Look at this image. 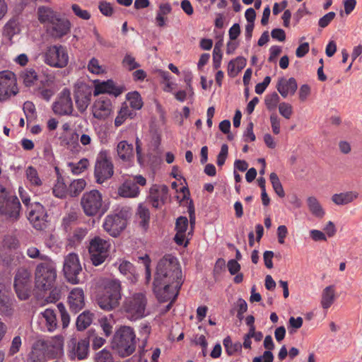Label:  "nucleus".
Returning <instances> with one entry per match:
<instances>
[{"label": "nucleus", "mask_w": 362, "mask_h": 362, "mask_svg": "<svg viewBox=\"0 0 362 362\" xmlns=\"http://www.w3.org/2000/svg\"><path fill=\"white\" fill-rule=\"evenodd\" d=\"M182 285V270L177 259L165 255L159 260L153 283V291L159 302L176 298Z\"/></svg>", "instance_id": "obj_1"}, {"label": "nucleus", "mask_w": 362, "mask_h": 362, "mask_svg": "<svg viewBox=\"0 0 362 362\" xmlns=\"http://www.w3.org/2000/svg\"><path fill=\"white\" fill-rule=\"evenodd\" d=\"M121 299V282L115 279L104 280L96 296L99 307L104 310L110 311L119 305Z\"/></svg>", "instance_id": "obj_2"}, {"label": "nucleus", "mask_w": 362, "mask_h": 362, "mask_svg": "<svg viewBox=\"0 0 362 362\" xmlns=\"http://www.w3.org/2000/svg\"><path fill=\"white\" fill-rule=\"evenodd\" d=\"M111 346L122 358L131 356L136 347V337L134 329L129 326L120 327L114 334Z\"/></svg>", "instance_id": "obj_3"}, {"label": "nucleus", "mask_w": 362, "mask_h": 362, "mask_svg": "<svg viewBox=\"0 0 362 362\" xmlns=\"http://www.w3.org/2000/svg\"><path fill=\"white\" fill-rule=\"evenodd\" d=\"M21 204L18 198L0 185V216L11 221L20 218Z\"/></svg>", "instance_id": "obj_4"}, {"label": "nucleus", "mask_w": 362, "mask_h": 362, "mask_svg": "<svg viewBox=\"0 0 362 362\" xmlns=\"http://www.w3.org/2000/svg\"><path fill=\"white\" fill-rule=\"evenodd\" d=\"M80 205L86 216L94 217L103 215L107 210L103 195L98 189H91L83 194Z\"/></svg>", "instance_id": "obj_5"}, {"label": "nucleus", "mask_w": 362, "mask_h": 362, "mask_svg": "<svg viewBox=\"0 0 362 362\" xmlns=\"http://www.w3.org/2000/svg\"><path fill=\"white\" fill-rule=\"evenodd\" d=\"M35 286L41 291L51 289L55 283L57 271L54 263L49 260L39 264L35 269Z\"/></svg>", "instance_id": "obj_6"}, {"label": "nucleus", "mask_w": 362, "mask_h": 362, "mask_svg": "<svg viewBox=\"0 0 362 362\" xmlns=\"http://www.w3.org/2000/svg\"><path fill=\"white\" fill-rule=\"evenodd\" d=\"M113 174L114 165L108 151H100L96 157L94 167V177L96 182L102 184L111 178Z\"/></svg>", "instance_id": "obj_7"}, {"label": "nucleus", "mask_w": 362, "mask_h": 362, "mask_svg": "<svg viewBox=\"0 0 362 362\" xmlns=\"http://www.w3.org/2000/svg\"><path fill=\"white\" fill-rule=\"evenodd\" d=\"M146 305V295L143 293H136L125 299L123 309L129 318L136 320L145 316Z\"/></svg>", "instance_id": "obj_8"}, {"label": "nucleus", "mask_w": 362, "mask_h": 362, "mask_svg": "<svg viewBox=\"0 0 362 362\" xmlns=\"http://www.w3.org/2000/svg\"><path fill=\"white\" fill-rule=\"evenodd\" d=\"M14 288L18 298L21 300H27L31 293V274L23 268L18 269L14 278Z\"/></svg>", "instance_id": "obj_9"}, {"label": "nucleus", "mask_w": 362, "mask_h": 362, "mask_svg": "<svg viewBox=\"0 0 362 362\" xmlns=\"http://www.w3.org/2000/svg\"><path fill=\"white\" fill-rule=\"evenodd\" d=\"M93 335L94 329H90L88 330L86 336L78 342L76 339H71L69 344V356L71 360L77 358L78 360L81 361L88 357L91 336Z\"/></svg>", "instance_id": "obj_10"}, {"label": "nucleus", "mask_w": 362, "mask_h": 362, "mask_svg": "<svg viewBox=\"0 0 362 362\" xmlns=\"http://www.w3.org/2000/svg\"><path fill=\"white\" fill-rule=\"evenodd\" d=\"M45 62L53 67H65L69 62V55L66 47L62 45H54L49 47L45 53Z\"/></svg>", "instance_id": "obj_11"}, {"label": "nucleus", "mask_w": 362, "mask_h": 362, "mask_svg": "<svg viewBox=\"0 0 362 362\" xmlns=\"http://www.w3.org/2000/svg\"><path fill=\"white\" fill-rule=\"evenodd\" d=\"M82 268L79 262L78 257L75 253L69 254L64 259L63 272L67 281L72 284L79 283L78 274Z\"/></svg>", "instance_id": "obj_12"}, {"label": "nucleus", "mask_w": 362, "mask_h": 362, "mask_svg": "<svg viewBox=\"0 0 362 362\" xmlns=\"http://www.w3.org/2000/svg\"><path fill=\"white\" fill-rule=\"evenodd\" d=\"M127 224V218L120 212L107 215L105 218L103 226L110 235L116 238L125 229Z\"/></svg>", "instance_id": "obj_13"}, {"label": "nucleus", "mask_w": 362, "mask_h": 362, "mask_svg": "<svg viewBox=\"0 0 362 362\" xmlns=\"http://www.w3.org/2000/svg\"><path fill=\"white\" fill-rule=\"evenodd\" d=\"M52 110L54 114L64 116L71 115L74 110L73 102L71 97V91L64 88L59 94L55 102L52 104Z\"/></svg>", "instance_id": "obj_14"}, {"label": "nucleus", "mask_w": 362, "mask_h": 362, "mask_svg": "<svg viewBox=\"0 0 362 362\" xmlns=\"http://www.w3.org/2000/svg\"><path fill=\"white\" fill-rule=\"evenodd\" d=\"M15 74L8 70L0 72V102L17 93Z\"/></svg>", "instance_id": "obj_15"}, {"label": "nucleus", "mask_w": 362, "mask_h": 362, "mask_svg": "<svg viewBox=\"0 0 362 362\" xmlns=\"http://www.w3.org/2000/svg\"><path fill=\"white\" fill-rule=\"evenodd\" d=\"M28 218L33 227L38 230H42L47 228V214L45 207L39 202L30 204Z\"/></svg>", "instance_id": "obj_16"}, {"label": "nucleus", "mask_w": 362, "mask_h": 362, "mask_svg": "<svg viewBox=\"0 0 362 362\" xmlns=\"http://www.w3.org/2000/svg\"><path fill=\"white\" fill-rule=\"evenodd\" d=\"M112 112V103L107 96H101L93 105V117L98 119H105Z\"/></svg>", "instance_id": "obj_17"}, {"label": "nucleus", "mask_w": 362, "mask_h": 362, "mask_svg": "<svg viewBox=\"0 0 362 362\" xmlns=\"http://www.w3.org/2000/svg\"><path fill=\"white\" fill-rule=\"evenodd\" d=\"M124 88L121 86H116L115 82L112 79H108L105 81L100 82L95 81V88L93 95L95 96L100 94L107 93L112 95L115 97L119 96L123 92Z\"/></svg>", "instance_id": "obj_18"}, {"label": "nucleus", "mask_w": 362, "mask_h": 362, "mask_svg": "<svg viewBox=\"0 0 362 362\" xmlns=\"http://www.w3.org/2000/svg\"><path fill=\"white\" fill-rule=\"evenodd\" d=\"M149 193L148 198L151 202L152 206L158 209L160 206V202L164 204L168 199V187L165 185H154L151 187Z\"/></svg>", "instance_id": "obj_19"}, {"label": "nucleus", "mask_w": 362, "mask_h": 362, "mask_svg": "<svg viewBox=\"0 0 362 362\" xmlns=\"http://www.w3.org/2000/svg\"><path fill=\"white\" fill-rule=\"evenodd\" d=\"M91 90L89 88L79 87L74 92V98L78 110L83 112L86 110L91 100Z\"/></svg>", "instance_id": "obj_20"}, {"label": "nucleus", "mask_w": 362, "mask_h": 362, "mask_svg": "<svg viewBox=\"0 0 362 362\" xmlns=\"http://www.w3.org/2000/svg\"><path fill=\"white\" fill-rule=\"evenodd\" d=\"M68 301L72 312H79L85 306L83 290L81 288H73L69 293Z\"/></svg>", "instance_id": "obj_21"}, {"label": "nucleus", "mask_w": 362, "mask_h": 362, "mask_svg": "<svg viewBox=\"0 0 362 362\" xmlns=\"http://www.w3.org/2000/svg\"><path fill=\"white\" fill-rule=\"evenodd\" d=\"M298 84L296 80L291 77L286 79L284 77L279 79L276 89L283 98H286L289 94L293 95L296 92Z\"/></svg>", "instance_id": "obj_22"}, {"label": "nucleus", "mask_w": 362, "mask_h": 362, "mask_svg": "<svg viewBox=\"0 0 362 362\" xmlns=\"http://www.w3.org/2000/svg\"><path fill=\"white\" fill-rule=\"evenodd\" d=\"M118 193L123 197H136L139 194V187L134 181L127 180L119 187Z\"/></svg>", "instance_id": "obj_23"}, {"label": "nucleus", "mask_w": 362, "mask_h": 362, "mask_svg": "<svg viewBox=\"0 0 362 362\" xmlns=\"http://www.w3.org/2000/svg\"><path fill=\"white\" fill-rule=\"evenodd\" d=\"M110 247L109 241L104 240L98 236L94 237L90 240L88 246L89 254L106 252Z\"/></svg>", "instance_id": "obj_24"}, {"label": "nucleus", "mask_w": 362, "mask_h": 362, "mask_svg": "<svg viewBox=\"0 0 362 362\" xmlns=\"http://www.w3.org/2000/svg\"><path fill=\"white\" fill-rule=\"evenodd\" d=\"M117 155L123 161H130L134 158V147L127 141H121L117 146Z\"/></svg>", "instance_id": "obj_25"}, {"label": "nucleus", "mask_w": 362, "mask_h": 362, "mask_svg": "<svg viewBox=\"0 0 362 362\" xmlns=\"http://www.w3.org/2000/svg\"><path fill=\"white\" fill-rule=\"evenodd\" d=\"M37 14L40 23H59L60 19L59 16L49 7H39Z\"/></svg>", "instance_id": "obj_26"}, {"label": "nucleus", "mask_w": 362, "mask_h": 362, "mask_svg": "<svg viewBox=\"0 0 362 362\" xmlns=\"http://www.w3.org/2000/svg\"><path fill=\"white\" fill-rule=\"evenodd\" d=\"M136 116V112L130 110L127 103H123L122 104L121 108L118 112V115L115 119V126L118 127L121 126L126 119L130 118L133 119Z\"/></svg>", "instance_id": "obj_27"}, {"label": "nucleus", "mask_w": 362, "mask_h": 362, "mask_svg": "<svg viewBox=\"0 0 362 362\" xmlns=\"http://www.w3.org/2000/svg\"><path fill=\"white\" fill-rule=\"evenodd\" d=\"M358 195L357 192L352 191L334 194L332 197V201L337 205H346L356 199Z\"/></svg>", "instance_id": "obj_28"}, {"label": "nucleus", "mask_w": 362, "mask_h": 362, "mask_svg": "<svg viewBox=\"0 0 362 362\" xmlns=\"http://www.w3.org/2000/svg\"><path fill=\"white\" fill-rule=\"evenodd\" d=\"M335 300V289L334 285L325 287L322 293L321 305L324 309H328Z\"/></svg>", "instance_id": "obj_29"}, {"label": "nucleus", "mask_w": 362, "mask_h": 362, "mask_svg": "<svg viewBox=\"0 0 362 362\" xmlns=\"http://www.w3.org/2000/svg\"><path fill=\"white\" fill-rule=\"evenodd\" d=\"M136 216L139 218V226L144 230L149 227L150 211L144 204H140L137 208Z\"/></svg>", "instance_id": "obj_30"}, {"label": "nucleus", "mask_w": 362, "mask_h": 362, "mask_svg": "<svg viewBox=\"0 0 362 362\" xmlns=\"http://www.w3.org/2000/svg\"><path fill=\"white\" fill-rule=\"evenodd\" d=\"M307 204L310 211L314 216L322 218L325 216V212L316 197H308Z\"/></svg>", "instance_id": "obj_31"}, {"label": "nucleus", "mask_w": 362, "mask_h": 362, "mask_svg": "<svg viewBox=\"0 0 362 362\" xmlns=\"http://www.w3.org/2000/svg\"><path fill=\"white\" fill-rule=\"evenodd\" d=\"M93 314L88 310L83 311L76 319V329L78 331L86 329L93 321Z\"/></svg>", "instance_id": "obj_32"}, {"label": "nucleus", "mask_w": 362, "mask_h": 362, "mask_svg": "<svg viewBox=\"0 0 362 362\" xmlns=\"http://www.w3.org/2000/svg\"><path fill=\"white\" fill-rule=\"evenodd\" d=\"M0 313L5 316H10L13 313L10 298L1 289H0Z\"/></svg>", "instance_id": "obj_33"}, {"label": "nucleus", "mask_w": 362, "mask_h": 362, "mask_svg": "<svg viewBox=\"0 0 362 362\" xmlns=\"http://www.w3.org/2000/svg\"><path fill=\"white\" fill-rule=\"evenodd\" d=\"M119 270L122 274L126 276V278L132 282L136 280V277L134 276L135 269L133 264L130 262L123 260L119 266Z\"/></svg>", "instance_id": "obj_34"}, {"label": "nucleus", "mask_w": 362, "mask_h": 362, "mask_svg": "<svg viewBox=\"0 0 362 362\" xmlns=\"http://www.w3.org/2000/svg\"><path fill=\"white\" fill-rule=\"evenodd\" d=\"M86 182L84 179L74 180L67 188V193L72 197H76L85 189Z\"/></svg>", "instance_id": "obj_35"}, {"label": "nucleus", "mask_w": 362, "mask_h": 362, "mask_svg": "<svg viewBox=\"0 0 362 362\" xmlns=\"http://www.w3.org/2000/svg\"><path fill=\"white\" fill-rule=\"evenodd\" d=\"M51 28H47L49 30L50 35L55 38H60L66 35L70 30L71 24H52Z\"/></svg>", "instance_id": "obj_36"}, {"label": "nucleus", "mask_w": 362, "mask_h": 362, "mask_svg": "<svg viewBox=\"0 0 362 362\" xmlns=\"http://www.w3.org/2000/svg\"><path fill=\"white\" fill-rule=\"evenodd\" d=\"M126 99L129 101V105L133 110H140L143 106L142 98L138 91L128 93L126 95Z\"/></svg>", "instance_id": "obj_37"}, {"label": "nucleus", "mask_w": 362, "mask_h": 362, "mask_svg": "<svg viewBox=\"0 0 362 362\" xmlns=\"http://www.w3.org/2000/svg\"><path fill=\"white\" fill-rule=\"evenodd\" d=\"M43 317L45 319L47 329L49 332L54 331L57 327V317L54 311L52 309L47 308L42 313Z\"/></svg>", "instance_id": "obj_38"}, {"label": "nucleus", "mask_w": 362, "mask_h": 362, "mask_svg": "<svg viewBox=\"0 0 362 362\" xmlns=\"http://www.w3.org/2000/svg\"><path fill=\"white\" fill-rule=\"evenodd\" d=\"M223 344L228 356H233L235 353L242 350V344L239 341L233 343L229 336L223 339Z\"/></svg>", "instance_id": "obj_39"}, {"label": "nucleus", "mask_w": 362, "mask_h": 362, "mask_svg": "<svg viewBox=\"0 0 362 362\" xmlns=\"http://www.w3.org/2000/svg\"><path fill=\"white\" fill-rule=\"evenodd\" d=\"M269 179L272 185V187L276 192V194L279 197H285V192L283 188V186L279 180V178L276 173H272L269 175Z\"/></svg>", "instance_id": "obj_40"}, {"label": "nucleus", "mask_w": 362, "mask_h": 362, "mask_svg": "<svg viewBox=\"0 0 362 362\" xmlns=\"http://www.w3.org/2000/svg\"><path fill=\"white\" fill-rule=\"evenodd\" d=\"M21 76L23 78V83L27 87L33 86L34 82L37 79V73L33 69L25 70V71L22 72Z\"/></svg>", "instance_id": "obj_41"}, {"label": "nucleus", "mask_w": 362, "mask_h": 362, "mask_svg": "<svg viewBox=\"0 0 362 362\" xmlns=\"http://www.w3.org/2000/svg\"><path fill=\"white\" fill-rule=\"evenodd\" d=\"M89 160L87 158H82L76 163H69V166L74 175H79L83 172L88 166Z\"/></svg>", "instance_id": "obj_42"}, {"label": "nucleus", "mask_w": 362, "mask_h": 362, "mask_svg": "<svg viewBox=\"0 0 362 362\" xmlns=\"http://www.w3.org/2000/svg\"><path fill=\"white\" fill-rule=\"evenodd\" d=\"M67 193V187L66 184L63 181V177L62 175L58 177L57 183L54 185L53 188V194L55 197L59 198H63L66 197Z\"/></svg>", "instance_id": "obj_43"}, {"label": "nucleus", "mask_w": 362, "mask_h": 362, "mask_svg": "<svg viewBox=\"0 0 362 362\" xmlns=\"http://www.w3.org/2000/svg\"><path fill=\"white\" fill-rule=\"evenodd\" d=\"M26 177L33 185L40 186L42 185V181L39 177L38 173L34 167L29 166L26 169Z\"/></svg>", "instance_id": "obj_44"}, {"label": "nucleus", "mask_w": 362, "mask_h": 362, "mask_svg": "<svg viewBox=\"0 0 362 362\" xmlns=\"http://www.w3.org/2000/svg\"><path fill=\"white\" fill-rule=\"evenodd\" d=\"M280 98L276 92H273L271 94H268L265 96L264 103L267 108L269 110H274L278 103L279 102Z\"/></svg>", "instance_id": "obj_45"}, {"label": "nucleus", "mask_w": 362, "mask_h": 362, "mask_svg": "<svg viewBox=\"0 0 362 362\" xmlns=\"http://www.w3.org/2000/svg\"><path fill=\"white\" fill-rule=\"evenodd\" d=\"M170 11L171 6L169 4L165 3L160 4L156 16L158 23H164L165 21V16L170 13Z\"/></svg>", "instance_id": "obj_46"}, {"label": "nucleus", "mask_w": 362, "mask_h": 362, "mask_svg": "<svg viewBox=\"0 0 362 362\" xmlns=\"http://www.w3.org/2000/svg\"><path fill=\"white\" fill-rule=\"evenodd\" d=\"M95 361L96 362H113L114 359L112 353L106 349H103L97 353Z\"/></svg>", "instance_id": "obj_47"}, {"label": "nucleus", "mask_w": 362, "mask_h": 362, "mask_svg": "<svg viewBox=\"0 0 362 362\" xmlns=\"http://www.w3.org/2000/svg\"><path fill=\"white\" fill-rule=\"evenodd\" d=\"M88 69L90 72L95 74L104 73L105 70L102 66L99 64L98 60L93 57L88 62Z\"/></svg>", "instance_id": "obj_48"}, {"label": "nucleus", "mask_w": 362, "mask_h": 362, "mask_svg": "<svg viewBox=\"0 0 362 362\" xmlns=\"http://www.w3.org/2000/svg\"><path fill=\"white\" fill-rule=\"evenodd\" d=\"M189 225V221L185 216H180L177 218L175 223L176 232L185 233Z\"/></svg>", "instance_id": "obj_49"}, {"label": "nucleus", "mask_w": 362, "mask_h": 362, "mask_svg": "<svg viewBox=\"0 0 362 362\" xmlns=\"http://www.w3.org/2000/svg\"><path fill=\"white\" fill-rule=\"evenodd\" d=\"M109 252H98L90 254V260L94 266H99L107 258Z\"/></svg>", "instance_id": "obj_50"}, {"label": "nucleus", "mask_w": 362, "mask_h": 362, "mask_svg": "<svg viewBox=\"0 0 362 362\" xmlns=\"http://www.w3.org/2000/svg\"><path fill=\"white\" fill-rule=\"evenodd\" d=\"M122 64L129 71L136 69L140 66V64L136 62L135 58L130 54H126L122 60Z\"/></svg>", "instance_id": "obj_51"}, {"label": "nucleus", "mask_w": 362, "mask_h": 362, "mask_svg": "<svg viewBox=\"0 0 362 362\" xmlns=\"http://www.w3.org/2000/svg\"><path fill=\"white\" fill-rule=\"evenodd\" d=\"M237 317L239 320H243L244 318L243 314L247 310V304L246 301L240 298L237 300Z\"/></svg>", "instance_id": "obj_52"}, {"label": "nucleus", "mask_w": 362, "mask_h": 362, "mask_svg": "<svg viewBox=\"0 0 362 362\" xmlns=\"http://www.w3.org/2000/svg\"><path fill=\"white\" fill-rule=\"evenodd\" d=\"M23 112L25 115L27 121L28 122L30 119L35 117V107L33 103L30 101L25 102L23 105Z\"/></svg>", "instance_id": "obj_53"}, {"label": "nucleus", "mask_w": 362, "mask_h": 362, "mask_svg": "<svg viewBox=\"0 0 362 362\" xmlns=\"http://www.w3.org/2000/svg\"><path fill=\"white\" fill-rule=\"evenodd\" d=\"M16 25L17 24H5L4 27L3 34L10 40L19 32V28Z\"/></svg>", "instance_id": "obj_54"}, {"label": "nucleus", "mask_w": 362, "mask_h": 362, "mask_svg": "<svg viewBox=\"0 0 362 362\" xmlns=\"http://www.w3.org/2000/svg\"><path fill=\"white\" fill-rule=\"evenodd\" d=\"M76 213L71 212L65 216L62 219V226L64 229L67 231L71 227V224L77 220Z\"/></svg>", "instance_id": "obj_55"}, {"label": "nucleus", "mask_w": 362, "mask_h": 362, "mask_svg": "<svg viewBox=\"0 0 362 362\" xmlns=\"http://www.w3.org/2000/svg\"><path fill=\"white\" fill-rule=\"evenodd\" d=\"M279 111L281 115L286 119H289L293 113L292 106L287 103L283 102L279 105Z\"/></svg>", "instance_id": "obj_56"}, {"label": "nucleus", "mask_w": 362, "mask_h": 362, "mask_svg": "<svg viewBox=\"0 0 362 362\" xmlns=\"http://www.w3.org/2000/svg\"><path fill=\"white\" fill-rule=\"evenodd\" d=\"M228 153V146L226 144H222L221 151L217 156L216 163L218 166L224 165Z\"/></svg>", "instance_id": "obj_57"}, {"label": "nucleus", "mask_w": 362, "mask_h": 362, "mask_svg": "<svg viewBox=\"0 0 362 362\" xmlns=\"http://www.w3.org/2000/svg\"><path fill=\"white\" fill-rule=\"evenodd\" d=\"M73 12L76 16L83 20H88L90 18V14L86 10L82 9L78 5L73 4L71 6Z\"/></svg>", "instance_id": "obj_58"}, {"label": "nucleus", "mask_w": 362, "mask_h": 362, "mask_svg": "<svg viewBox=\"0 0 362 362\" xmlns=\"http://www.w3.org/2000/svg\"><path fill=\"white\" fill-rule=\"evenodd\" d=\"M254 124L252 122H249L245 131L243 133V140L245 142L254 141L256 139V136L253 132Z\"/></svg>", "instance_id": "obj_59"}, {"label": "nucleus", "mask_w": 362, "mask_h": 362, "mask_svg": "<svg viewBox=\"0 0 362 362\" xmlns=\"http://www.w3.org/2000/svg\"><path fill=\"white\" fill-rule=\"evenodd\" d=\"M22 344L21 338L20 336H16L11 342V345L9 349V355L13 356L17 354L20 351V348Z\"/></svg>", "instance_id": "obj_60"}, {"label": "nucleus", "mask_w": 362, "mask_h": 362, "mask_svg": "<svg viewBox=\"0 0 362 362\" xmlns=\"http://www.w3.org/2000/svg\"><path fill=\"white\" fill-rule=\"evenodd\" d=\"M27 255L32 259L38 258L41 260L47 259V257L45 255H41L40 250L35 247H30L27 250Z\"/></svg>", "instance_id": "obj_61"}, {"label": "nucleus", "mask_w": 362, "mask_h": 362, "mask_svg": "<svg viewBox=\"0 0 362 362\" xmlns=\"http://www.w3.org/2000/svg\"><path fill=\"white\" fill-rule=\"evenodd\" d=\"M274 355L270 351H264L262 356H256L252 362H273Z\"/></svg>", "instance_id": "obj_62"}, {"label": "nucleus", "mask_w": 362, "mask_h": 362, "mask_svg": "<svg viewBox=\"0 0 362 362\" xmlns=\"http://www.w3.org/2000/svg\"><path fill=\"white\" fill-rule=\"evenodd\" d=\"M79 136L76 132H72L66 139V144L69 148H76L78 147Z\"/></svg>", "instance_id": "obj_63"}, {"label": "nucleus", "mask_w": 362, "mask_h": 362, "mask_svg": "<svg viewBox=\"0 0 362 362\" xmlns=\"http://www.w3.org/2000/svg\"><path fill=\"white\" fill-rule=\"evenodd\" d=\"M222 56V51H218V48H214L213 66L215 69H218L221 66Z\"/></svg>", "instance_id": "obj_64"}]
</instances>
